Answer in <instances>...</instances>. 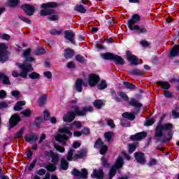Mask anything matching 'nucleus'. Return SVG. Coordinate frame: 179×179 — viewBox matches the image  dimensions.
<instances>
[{
	"mask_svg": "<svg viewBox=\"0 0 179 179\" xmlns=\"http://www.w3.org/2000/svg\"><path fill=\"white\" fill-rule=\"evenodd\" d=\"M71 108H73V110L69 111L64 115V122H73L76 117H85L87 113H92L93 111L92 106H85L83 108V110H80V108H79V106L74 105L71 106Z\"/></svg>",
	"mask_w": 179,
	"mask_h": 179,
	"instance_id": "1",
	"label": "nucleus"
},
{
	"mask_svg": "<svg viewBox=\"0 0 179 179\" xmlns=\"http://www.w3.org/2000/svg\"><path fill=\"white\" fill-rule=\"evenodd\" d=\"M137 22H141V15L139 14H134L131 16V19L127 20V26L129 30L137 31L138 34H148V29L136 25Z\"/></svg>",
	"mask_w": 179,
	"mask_h": 179,
	"instance_id": "2",
	"label": "nucleus"
},
{
	"mask_svg": "<svg viewBox=\"0 0 179 179\" xmlns=\"http://www.w3.org/2000/svg\"><path fill=\"white\" fill-rule=\"evenodd\" d=\"M129 105L131 107H134V110H136V112H125L122 113V117L123 118H126L127 120H129L130 121H134V120L136 118V114H139V113H141V108H142L143 105H142V103H141L140 102H138V101H136V99L134 98L130 99V101H129Z\"/></svg>",
	"mask_w": 179,
	"mask_h": 179,
	"instance_id": "3",
	"label": "nucleus"
},
{
	"mask_svg": "<svg viewBox=\"0 0 179 179\" xmlns=\"http://www.w3.org/2000/svg\"><path fill=\"white\" fill-rule=\"evenodd\" d=\"M15 65L16 66H18L20 69H22V71L20 73H18L17 71H13L12 75L13 78H19V76H21V78L26 79L29 72H33V71H34V69L33 68V66L31 63L17 62L15 63Z\"/></svg>",
	"mask_w": 179,
	"mask_h": 179,
	"instance_id": "4",
	"label": "nucleus"
},
{
	"mask_svg": "<svg viewBox=\"0 0 179 179\" xmlns=\"http://www.w3.org/2000/svg\"><path fill=\"white\" fill-rule=\"evenodd\" d=\"M58 3L57 2H48L43 3L41 5V10L40 15L41 16H50V15H55V10H52L55 8H58Z\"/></svg>",
	"mask_w": 179,
	"mask_h": 179,
	"instance_id": "5",
	"label": "nucleus"
},
{
	"mask_svg": "<svg viewBox=\"0 0 179 179\" xmlns=\"http://www.w3.org/2000/svg\"><path fill=\"white\" fill-rule=\"evenodd\" d=\"M101 57L106 61H113L116 65H125V59L118 55L111 52H105L101 55Z\"/></svg>",
	"mask_w": 179,
	"mask_h": 179,
	"instance_id": "6",
	"label": "nucleus"
},
{
	"mask_svg": "<svg viewBox=\"0 0 179 179\" xmlns=\"http://www.w3.org/2000/svg\"><path fill=\"white\" fill-rule=\"evenodd\" d=\"M166 115L164 114L159 119V124L155 128V136H163V131H167L169 129H173V126L171 123H166L162 125L163 120L166 118Z\"/></svg>",
	"mask_w": 179,
	"mask_h": 179,
	"instance_id": "7",
	"label": "nucleus"
},
{
	"mask_svg": "<svg viewBox=\"0 0 179 179\" xmlns=\"http://www.w3.org/2000/svg\"><path fill=\"white\" fill-rule=\"evenodd\" d=\"M9 59L8 47L6 44L0 43V63L5 64Z\"/></svg>",
	"mask_w": 179,
	"mask_h": 179,
	"instance_id": "8",
	"label": "nucleus"
},
{
	"mask_svg": "<svg viewBox=\"0 0 179 179\" xmlns=\"http://www.w3.org/2000/svg\"><path fill=\"white\" fill-rule=\"evenodd\" d=\"M126 58L129 62H130L131 65L134 66H138L139 64V58L136 57L135 55H132V52L130 50L126 52Z\"/></svg>",
	"mask_w": 179,
	"mask_h": 179,
	"instance_id": "9",
	"label": "nucleus"
},
{
	"mask_svg": "<svg viewBox=\"0 0 179 179\" xmlns=\"http://www.w3.org/2000/svg\"><path fill=\"white\" fill-rule=\"evenodd\" d=\"M20 8L23 10L27 16H33L36 12V8L34 6H31V4L29 3L22 4Z\"/></svg>",
	"mask_w": 179,
	"mask_h": 179,
	"instance_id": "10",
	"label": "nucleus"
},
{
	"mask_svg": "<svg viewBox=\"0 0 179 179\" xmlns=\"http://www.w3.org/2000/svg\"><path fill=\"white\" fill-rule=\"evenodd\" d=\"M72 176H74V177H78L77 179H81V178H87L88 173L87 170L86 169H83L81 170V172L79 171L77 169H74L71 171Z\"/></svg>",
	"mask_w": 179,
	"mask_h": 179,
	"instance_id": "11",
	"label": "nucleus"
},
{
	"mask_svg": "<svg viewBox=\"0 0 179 179\" xmlns=\"http://www.w3.org/2000/svg\"><path fill=\"white\" fill-rule=\"evenodd\" d=\"M100 82V77L96 73H92L88 78V85L90 87H94Z\"/></svg>",
	"mask_w": 179,
	"mask_h": 179,
	"instance_id": "12",
	"label": "nucleus"
},
{
	"mask_svg": "<svg viewBox=\"0 0 179 179\" xmlns=\"http://www.w3.org/2000/svg\"><path fill=\"white\" fill-rule=\"evenodd\" d=\"M146 136H148V133L146 131H141L130 136V139L134 142H139L143 141V139H145Z\"/></svg>",
	"mask_w": 179,
	"mask_h": 179,
	"instance_id": "13",
	"label": "nucleus"
},
{
	"mask_svg": "<svg viewBox=\"0 0 179 179\" xmlns=\"http://www.w3.org/2000/svg\"><path fill=\"white\" fill-rule=\"evenodd\" d=\"M134 159L138 164H146V157H145V153L142 152H136Z\"/></svg>",
	"mask_w": 179,
	"mask_h": 179,
	"instance_id": "14",
	"label": "nucleus"
},
{
	"mask_svg": "<svg viewBox=\"0 0 179 179\" xmlns=\"http://www.w3.org/2000/svg\"><path fill=\"white\" fill-rule=\"evenodd\" d=\"M20 121H22L20 115L18 114H13L9 119L10 128H15Z\"/></svg>",
	"mask_w": 179,
	"mask_h": 179,
	"instance_id": "15",
	"label": "nucleus"
},
{
	"mask_svg": "<svg viewBox=\"0 0 179 179\" xmlns=\"http://www.w3.org/2000/svg\"><path fill=\"white\" fill-rule=\"evenodd\" d=\"M168 136H169V138H162V136H155L156 138V142H161V143H167V142H170V141H171L173 139V130H171V129H168V133H167Z\"/></svg>",
	"mask_w": 179,
	"mask_h": 179,
	"instance_id": "16",
	"label": "nucleus"
},
{
	"mask_svg": "<svg viewBox=\"0 0 179 179\" xmlns=\"http://www.w3.org/2000/svg\"><path fill=\"white\" fill-rule=\"evenodd\" d=\"M64 38L70 41L73 45L76 44V42H75V32L72 30H66L64 31Z\"/></svg>",
	"mask_w": 179,
	"mask_h": 179,
	"instance_id": "17",
	"label": "nucleus"
},
{
	"mask_svg": "<svg viewBox=\"0 0 179 179\" xmlns=\"http://www.w3.org/2000/svg\"><path fill=\"white\" fill-rule=\"evenodd\" d=\"M31 53V49L28 48L25 50L23 52V57L24 58V64H31L34 61H36V59L33 57H29L30 54Z\"/></svg>",
	"mask_w": 179,
	"mask_h": 179,
	"instance_id": "18",
	"label": "nucleus"
},
{
	"mask_svg": "<svg viewBox=\"0 0 179 179\" xmlns=\"http://www.w3.org/2000/svg\"><path fill=\"white\" fill-rule=\"evenodd\" d=\"M7 6L10 9H19L20 6V0H8Z\"/></svg>",
	"mask_w": 179,
	"mask_h": 179,
	"instance_id": "19",
	"label": "nucleus"
},
{
	"mask_svg": "<svg viewBox=\"0 0 179 179\" xmlns=\"http://www.w3.org/2000/svg\"><path fill=\"white\" fill-rule=\"evenodd\" d=\"M55 139L57 142L62 143V145H66V141H69V137L66 134H59Z\"/></svg>",
	"mask_w": 179,
	"mask_h": 179,
	"instance_id": "20",
	"label": "nucleus"
},
{
	"mask_svg": "<svg viewBox=\"0 0 179 179\" xmlns=\"http://www.w3.org/2000/svg\"><path fill=\"white\" fill-rule=\"evenodd\" d=\"M75 89L78 93H81L83 90V79L78 78L75 83Z\"/></svg>",
	"mask_w": 179,
	"mask_h": 179,
	"instance_id": "21",
	"label": "nucleus"
},
{
	"mask_svg": "<svg viewBox=\"0 0 179 179\" xmlns=\"http://www.w3.org/2000/svg\"><path fill=\"white\" fill-rule=\"evenodd\" d=\"M87 155V152L85 150H83L81 151H78L77 154H76L73 156V161L79 160L80 159H83L84 157H86Z\"/></svg>",
	"mask_w": 179,
	"mask_h": 179,
	"instance_id": "22",
	"label": "nucleus"
},
{
	"mask_svg": "<svg viewBox=\"0 0 179 179\" xmlns=\"http://www.w3.org/2000/svg\"><path fill=\"white\" fill-rule=\"evenodd\" d=\"M103 178H104V171H103V169L94 170L92 178L100 179Z\"/></svg>",
	"mask_w": 179,
	"mask_h": 179,
	"instance_id": "23",
	"label": "nucleus"
},
{
	"mask_svg": "<svg viewBox=\"0 0 179 179\" xmlns=\"http://www.w3.org/2000/svg\"><path fill=\"white\" fill-rule=\"evenodd\" d=\"M115 168L117 169V170H120V169H122L123 166H124V158H122V157H119L114 165H113Z\"/></svg>",
	"mask_w": 179,
	"mask_h": 179,
	"instance_id": "24",
	"label": "nucleus"
},
{
	"mask_svg": "<svg viewBox=\"0 0 179 179\" xmlns=\"http://www.w3.org/2000/svg\"><path fill=\"white\" fill-rule=\"evenodd\" d=\"M47 99H48V96L47 94H42L38 99V104L40 107H44L45 106V102L47 101Z\"/></svg>",
	"mask_w": 179,
	"mask_h": 179,
	"instance_id": "25",
	"label": "nucleus"
},
{
	"mask_svg": "<svg viewBox=\"0 0 179 179\" xmlns=\"http://www.w3.org/2000/svg\"><path fill=\"white\" fill-rule=\"evenodd\" d=\"M179 54V45H175L171 52H170V55L169 57L170 58H174L175 57H177V55H178Z\"/></svg>",
	"mask_w": 179,
	"mask_h": 179,
	"instance_id": "26",
	"label": "nucleus"
},
{
	"mask_svg": "<svg viewBox=\"0 0 179 179\" xmlns=\"http://www.w3.org/2000/svg\"><path fill=\"white\" fill-rule=\"evenodd\" d=\"M157 86H161L163 90H169V89L171 87V85H170V83H169V82H165V81H157Z\"/></svg>",
	"mask_w": 179,
	"mask_h": 179,
	"instance_id": "27",
	"label": "nucleus"
},
{
	"mask_svg": "<svg viewBox=\"0 0 179 179\" xmlns=\"http://www.w3.org/2000/svg\"><path fill=\"white\" fill-rule=\"evenodd\" d=\"M75 55V52L71 48H67L64 50V57L66 59H71L72 57Z\"/></svg>",
	"mask_w": 179,
	"mask_h": 179,
	"instance_id": "28",
	"label": "nucleus"
},
{
	"mask_svg": "<svg viewBox=\"0 0 179 179\" xmlns=\"http://www.w3.org/2000/svg\"><path fill=\"white\" fill-rule=\"evenodd\" d=\"M128 72L129 75H133L134 76H142V75H145V71L139 70V69L130 70Z\"/></svg>",
	"mask_w": 179,
	"mask_h": 179,
	"instance_id": "29",
	"label": "nucleus"
},
{
	"mask_svg": "<svg viewBox=\"0 0 179 179\" xmlns=\"http://www.w3.org/2000/svg\"><path fill=\"white\" fill-rule=\"evenodd\" d=\"M38 136L35 134H32L29 135V137L27 136H24V141L25 142H28V143H30V142H36V141H38Z\"/></svg>",
	"mask_w": 179,
	"mask_h": 179,
	"instance_id": "30",
	"label": "nucleus"
},
{
	"mask_svg": "<svg viewBox=\"0 0 179 179\" xmlns=\"http://www.w3.org/2000/svg\"><path fill=\"white\" fill-rule=\"evenodd\" d=\"M74 10L78 13H86V12H87L86 8H85L82 4H76L74 7Z\"/></svg>",
	"mask_w": 179,
	"mask_h": 179,
	"instance_id": "31",
	"label": "nucleus"
},
{
	"mask_svg": "<svg viewBox=\"0 0 179 179\" xmlns=\"http://www.w3.org/2000/svg\"><path fill=\"white\" fill-rule=\"evenodd\" d=\"M0 80H2V83H3V85H10L9 77H8L5 73H0Z\"/></svg>",
	"mask_w": 179,
	"mask_h": 179,
	"instance_id": "32",
	"label": "nucleus"
},
{
	"mask_svg": "<svg viewBox=\"0 0 179 179\" xmlns=\"http://www.w3.org/2000/svg\"><path fill=\"white\" fill-rule=\"evenodd\" d=\"M60 169L61 170L64 171H66L68 169H69V163H68V161H66V159L64 158L61 159Z\"/></svg>",
	"mask_w": 179,
	"mask_h": 179,
	"instance_id": "33",
	"label": "nucleus"
},
{
	"mask_svg": "<svg viewBox=\"0 0 179 179\" xmlns=\"http://www.w3.org/2000/svg\"><path fill=\"white\" fill-rule=\"evenodd\" d=\"M28 76L31 80H38L41 78V75L36 71L31 72Z\"/></svg>",
	"mask_w": 179,
	"mask_h": 179,
	"instance_id": "34",
	"label": "nucleus"
},
{
	"mask_svg": "<svg viewBox=\"0 0 179 179\" xmlns=\"http://www.w3.org/2000/svg\"><path fill=\"white\" fill-rule=\"evenodd\" d=\"M44 167L50 173H54V171H57V166L55 164H48Z\"/></svg>",
	"mask_w": 179,
	"mask_h": 179,
	"instance_id": "35",
	"label": "nucleus"
},
{
	"mask_svg": "<svg viewBox=\"0 0 179 179\" xmlns=\"http://www.w3.org/2000/svg\"><path fill=\"white\" fill-rule=\"evenodd\" d=\"M110 94L112 96L113 100L117 101V103H121V101H122L121 99L118 96H117V92H115V90L110 89Z\"/></svg>",
	"mask_w": 179,
	"mask_h": 179,
	"instance_id": "36",
	"label": "nucleus"
},
{
	"mask_svg": "<svg viewBox=\"0 0 179 179\" xmlns=\"http://www.w3.org/2000/svg\"><path fill=\"white\" fill-rule=\"evenodd\" d=\"M117 96H119V97H120L122 100H124V101H129V96H128V94H127V93H125L124 92H118Z\"/></svg>",
	"mask_w": 179,
	"mask_h": 179,
	"instance_id": "37",
	"label": "nucleus"
},
{
	"mask_svg": "<svg viewBox=\"0 0 179 179\" xmlns=\"http://www.w3.org/2000/svg\"><path fill=\"white\" fill-rule=\"evenodd\" d=\"M44 122V120L41 117H36L35 122L34 123V127H36V128H41V124Z\"/></svg>",
	"mask_w": 179,
	"mask_h": 179,
	"instance_id": "38",
	"label": "nucleus"
},
{
	"mask_svg": "<svg viewBox=\"0 0 179 179\" xmlns=\"http://www.w3.org/2000/svg\"><path fill=\"white\" fill-rule=\"evenodd\" d=\"M59 134H66V135H69V136H72V131L69 130V127H68L59 129Z\"/></svg>",
	"mask_w": 179,
	"mask_h": 179,
	"instance_id": "39",
	"label": "nucleus"
},
{
	"mask_svg": "<svg viewBox=\"0 0 179 179\" xmlns=\"http://www.w3.org/2000/svg\"><path fill=\"white\" fill-rule=\"evenodd\" d=\"M104 145L103 139L99 138L94 144V149H100Z\"/></svg>",
	"mask_w": 179,
	"mask_h": 179,
	"instance_id": "40",
	"label": "nucleus"
},
{
	"mask_svg": "<svg viewBox=\"0 0 179 179\" xmlns=\"http://www.w3.org/2000/svg\"><path fill=\"white\" fill-rule=\"evenodd\" d=\"M123 85L126 89H129L130 90H135L136 86L128 81H123Z\"/></svg>",
	"mask_w": 179,
	"mask_h": 179,
	"instance_id": "41",
	"label": "nucleus"
},
{
	"mask_svg": "<svg viewBox=\"0 0 179 179\" xmlns=\"http://www.w3.org/2000/svg\"><path fill=\"white\" fill-rule=\"evenodd\" d=\"M117 170H119V169L115 168V166H112L110 169L109 170L108 179H113L114 178V176H115V174H117Z\"/></svg>",
	"mask_w": 179,
	"mask_h": 179,
	"instance_id": "42",
	"label": "nucleus"
},
{
	"mask_svg": "<svg viewBox=\"0 0 179 179\" xmlns=\"http://www.w3.org/2000/svg\"><path fill=\"white\" fill-rule=\"evenodd\" d=\"M137 146H138V144H135V143L129 144L128 152L129 153V155H131V153H134L135 150H136Z\"/></svg>",
	"mask_w": 179,
	"mask_h": 179,
	"instance_id": "43",
	"label": "nucleus"
},
{
	"mask_svg": "<svg viewBox=\"0 0 179 179\" xmlns=\"http://www.w3.org/2000/svg\"><path fill=\"white\" fill-rule=\"evenodd\" d=\"M113 136H114V133L113 131H107L104 134L105 139L107 142H111V139H113Z\"/></svg>",
	"mask_w": 179,
	"mask_h": 179,
	"instance_id": "44",
	"label": "nucleus"
},
{
	"mask_svg": "<svg viewBox=\"0 0 179 179\" xmlns=\"http://www.w3.org/2000/svg\"><path fill=\"white\" fill-rule=\"evenodd\" d=\"M73 152H75V150L73 149H70L68 151L66 157V160H68V162L73 161Z\"/></svg>",
	"mask_w": 179,
	"mask_h": 179,
	"instance_id": "45",
	"label": "nucleus"
},
{
	"mask_svg": "<svg viewBox=\"0 0 179 179\" xmlns=\"http://www.w3.org/2000/svg\"><path fill=\"white\" fill-rule=\"evenodd\" d=\"M24 127H22L20 130L14 134L15 139H20L22 136H23V134H24Z\"/></svg>",
	"mask_w": 179,
	"mask_h": 179,
	"instance_id": "46",
	"label": "nucleus"
},
{
	"mask_svg": "<svg viewBox=\"0 0 179 179\" xmlns=\"http://www.w3.org/2000/svg\"><path fill=\"white\" fill-rule=\"evenodd\" d=\"M94 107L100 110L103 107V102L101 99H96L93 103Z\"/></svg>",
	"mask_w": 179,
	"mask_h": 179,
	"instance_id": "47",
	"label": "nucleus"
},
{
	"mask_svg": "<svg viewBox=\"0 0 179 179\" xmlns=\"http://www.w3.org/2000/svg\"><path fill=\"white\" fill-rule=\"evenodd\" d=\"M101 162H102V166L103 167H104V169H110V166H111V164L109 163L107 159H106V157H102Z\"/></svg>",
	"mask_w": 179,
	"mask_h": 179,
	"instance_id": "48",
	"label": "nucleus"
},
{
	"mask_svg": "<svg viewBox=\"0 0 179 179\" xmlns=\"http://www.w3.org/2000/svg\"><path fill=\"white\" fill-rule=\"evenodd\" d=\"M107 83L106 80H102L101 83H99L97 86L99 90H104V89H107Z\"/></svg>",
	"mask_w": 179,
	"mask_h": 179,
	"instance_id": "49",
	"label": "nucleus"
},
{
	"mask_svg": "<svg viewBox=\"0 0 179 179\" xmlns=\"http://www.w3.org/2000/svg\"><path fill=\"white\" fill-rule=\"evenodd\" d=\"M52 163L57 166L58 164V162H59V155L58 154H54L52 157Z\"/></svg>",
	"mask_w": 179,
	"mask_h": 179,
	"instance_id": "50",
	"label": "nucleus"
},
{
	"mask_svg": "<svg viewBox=\"0 0 179 179\" xmlns=\"http://www.w3.org/2000/svg\"><path fill=\"white\" fill-rule=\"evenodd\" d=\"M76 61L80 64H85V62H86V59L82 55H77L76 56Z\"/></svg>",
	"mask_w": 179,
	"mask_h": 179,
	"instance_id": "51",
	"label": "nucleus"
},
{
	"mask_svg": "<svg viewBox=\"0 0 179 179\" xmlns=\"http://www.w3.org/2000/svg\"><path fill=\"white\" fill-rule=\"evenodd\" d=\"M156 164H157V159H156V158H150L147 163L148 167H153V166H156Z\"/></svg>",
	"mask_w": 179,
	"mask_h": 179,
	"instance_id": "52",
	"label": "nucleus"
},
{
	"mask_svg": "<svg viewBox=\"0 0 179 179\" xmlns=\"http://www.w3.org/2000/svg\"><path fill=\"white\" fill-rule=\"evenodd\" d=\"M108 151V146H107L106 145H103L100 148L99 153H100V155H106V153H107Z\"/></svg>",
	"mask_w": 179,
	"mask_h": 179,
	"instance_id": "53",
	"label": "nucleus"
},
{
	"mask_svg": "<svg viewBox=\"0 0 179 179\" xmlns=\"http://www.w3.org/2000/svg\"><path fill=\"white\" fill-rule=\"evenodd\" d=\"M155 124V120L148 118L144 123L145 127H152Z\"/></svg>",
	"mask_w": 179,
	"mask_h": 179,
	"instance_id": "54",
	"label": "nucleus"
},
{
	"mask_svg": "<svg viewBox=\"0 0 179 179\" xmlns=\"http://www.w3.org/2000/svg\"><path fill=\"white\" fill-rule=\"evenodd\" d=\"M19 19L22 20V22H24V23H27V24H31V20H29V18L23 16V15H19Z\"/></svg>",
	"mask_w": 179,
	"mask_h": 179,
	"instance_id": "55",
	"label": "nucleus"
},
{
	"mask_svg": "<svg viewBox=\"0 0 179 179\" xmlns=\"http://www.w3.org/2000/svg\"><path fill=\"white\" fill-rule=\"evenodd\" d=\"M82 134L85 135V136H87L90 135V129L89 127H84L81 130Z\"/></svg>",
	"mask_w": 179,
	"mask_h": 179,
	"instance_id": "56",
	"label": "nucleus"
},
{
	"mask_svg": "<svg viewBox=\"0 0 179 179\" xmlns=\"http://www.w3.org/2000/svg\"><path fill=\"white\" fill-rule=\"evenodd\" d=\"M164 96L166 98V99H173V93L169 90H165L164 93Z\"/></svg>",
	"mask_w": 179,
	"mask_h": 179,
	"instance_id": "57",
	"label": "nucleus"
},
{
	"mask_svg": "<svg viewBox=\"0 0 179 179\" xmlns=\"http://www.w3.org/2000/svg\"><path fill=\"white\" fill-rule=\"evenodd\" d=\"M54 147L55 149H56V150H57V152H59L60 153H64L65 152V148L61 145H55Z\"/></svg>",
	"mask_w": 179,
	"mask_h": 179,
	"instance_id": "58",
	"label": "nucleus"
},
{
	"mask_svg": "<svg viewBox=\"0 0 179 179\" xmlns=\"http://www.w3.org/2000/svg\"><path fill=\"white\" fill-rule=\"evenodd\" d=\"M43 114H44V121H50V112L45 110L43 111Z\"/></svg>",
	"mask_w": 179,
	"mask_h": 179,
	"instance_id": "59",
	"label": "nucleus"
},
{
	"mask_svg": "<svg viewBox=\"0 0 179 179\" xmlns=\"http://www.w3.org/2000/svg\"><path fill=\"white\" fill-rule=\"evenodd\" d=\"M43 54H45V49L44 48H41L36 50V55H43Z\"/></svg>",
	"mask_w": 179,
	"mask_h": 179,
	"instance_id": "60",
	"label": "nucleus"
},
{
	"mask_svg": "<svg viewBox=\"0 0 179 179\" xmlns=\"http://www.w3.org/2000/svg\"><path fill=\"white\" fill-rule=\"evenodd\" d=\"M36 163H37V158H35L33 162L31 163V164L29 165V166L28 167V170L29 171H31V170H33V169H34V167H36Z\"/></svg>",
	"mask_w": 179,
	"mask_h": 179,
	"instance_id": "61",
	"label": "nucleus"
},
{
	"mask_svg": "<svg viewBox=\"0 0 179 179\" xmlns=\"http://www.w3.org/2000/svg\"><path fill=\"white\" fill-rule=\"evenodd\" d=\"M10 94L13 96V97H15V99H19L20 92L19 90H13L11 92Z\"/></svg>",
	"mask_w": 179,
	"mask_h": 179,
	"instance_id": "62",
	"label": "nucleus"
},
{
	"mask_svg": "<svg viewBox=\"0 0 179 179\" xmlns=\"http://www.w3.org/2000/svg\"><path fill=\"white\" fill-rule=\"evenodd\" d=\"M21 114H22V115H24L27 117H31V111H30V110L29 109H25L21 113Z\"/></svg>",
	"mask_w": 179,
	"mask_h": 179,
	"instance_id": "63",
	"label": "nucleus"
},
{
	"mask_svg": "<svg viewBox=\"0 0 179 179\" xmlns=\"http://www.w3.org/2000/svg\"><path fill=\"white\" fill-rule=\"evenodd\" d=\"M59 17L57 14H55L54 15L50 16L48 17V20H50V22H55L58 20Z\"/></svg>",
	"mask_w": 179,
	"mask_h": 179,
	"instance_id": "64",
	"label": "nucleus"
}]
</instances>
